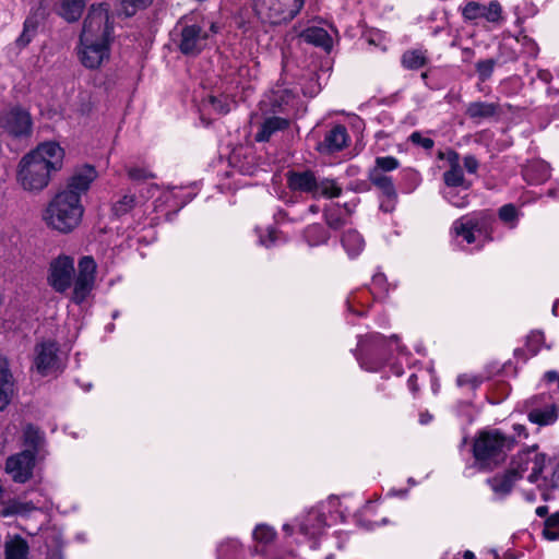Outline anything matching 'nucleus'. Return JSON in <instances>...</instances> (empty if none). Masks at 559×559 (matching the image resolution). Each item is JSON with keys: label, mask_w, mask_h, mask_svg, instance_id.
Listing matches in <instances>:
<instances>
[{"label": "nucleus", "mask_w": 559, "mask_h": 559, "mask_svg": "<svg viewBox=\"0 0 559 559\" xmlns=\"http://www.w3.org/2000/svg\"><path fill=\"white\" fill-rule=\"evenodd\" d=\"M464 168L469 174H475L478 169V160L473 155H466L463 159Z\"/></svg>", "instance_id": "nucleus-45"}, {"label": "nucleus", "mask_w": 559, "mask_h": 559, "mask_svg": "<svg viewBox=\"0 0 559 559\" xmlns=\"http://www.w3.org/2000/svg\"><path fill=\"white\" fill-rule=\"evenodd\" d=\"M544 536L549 540L559 539V528L550 527L545 524V528L543 532Z\"/></svg>", "instance_id": "nucleus-47"}, {"label": "nucleus", "mask_w": 559, "mask_h": 559, "mask_svg": "<svg viewBox=\"0 0 559 559\" xmlns=\"http://www.w3.org/2000/svg\"><path fill=\"white\" fill-rule=\"evenodd\" d=\"M287 183L294 191L311 193L317 198L318 180L312 171H289L287 175Z\"/></svg>", "instance_id": "nucleus-16"}, {"label": "nucleus", "mask_w": 559, "mask_h": 559, "mask_svg": "<svg viewBox=\"0 0 559 559\" xmlns=\"http://www.w3.org/2000/svg\"><path fill=\"white\" fill-rule=\"evenodd\" d=\"M499 106L495 103L473 102L466 108V115L471 119H487L498 112Z\"/></svg>", "instance_id": "nucleus-24"}, {"label": "nucleus", "mask_w": 559, "mask_h": 559, "mask_svg": "<svg viewBox=\"0 0 559 559\" xmlns=\"http://www.w3.org/2000/svg\"><path fill=\"white\" fill-rule=\"evenodd\" d=\"M348 142V133L344 126H334L324 136V140L319 142L317 150L322 154H333L342 151Z\"/></svg>", "instance_id": "nucleus-14"}, {"label": "nucleus", "mask_w": 559, "mask_h": 559, "mask_svg": "<svg viewBox=\"0 0 559 559\" xmlns=\"http://www.w3.org/2000/svg\"><path fill=\"white\" fill-rule=\"evenodd\" d=\"M112 25L106 4L92 5L83 23L80 38L110 41Z\"/></svg>", "instance_id": "nucleus-7"}, {"label": "nucleus", "mask_w": 559, "mask_h": 559, "mask_svg": "<svg viewBox=\"0 0 559 559\" xmlns=\"http://www.w3.org/2000/svg\"><path fill=\"white\" fill-rule=\"evenodd\" d=\"M300 37L306 43L320 47L325 51H330L333 46L332 37L322 27H309L300 34Z\"/></svg>", "instance_id": "nucleus-20"}, {"label": "nucleus", "mask_w": 559, "mask_h": 559, "mask_svg": "<svg viewBox=\"0 0 559 559\" xmlns=\"http://www.w3.org/2000/svg\"><path fill=\"white\" fill-rule=\"evenodd\" d=\"M547 94H548L549 96H552V95H554V96H557V95L559 94V90H556V88H552V87H548V90H547Z\"/></svg>", "instance_id": "nucleus-57"}, {"label": "nucleus", "mask_w": 559, "mask_h": 559, "mask_svg": "<svg viewBox=\"0 0 559 559\" xmlns=\"http://www.w3.org/2000/svg\"><path fill=\"white\" fill-rule=\"evenodd\" d=\"M35 367L41 376L58 369V346L55 342H44L35 348Z\"/></svg>", "instance_id": "nucleus-12"}, {"label": "nucleus", "mask_w": 559, "mask_h": 559, "mask_svg": "<svg viewBox=\"0 0 559 559\" xmlns=\"http://www.w3.org/2000/svg\"><path fill=\"white\" fill-rule=\"evenodd\" d=\"M37 456L33 455L32 450H23L22 452L8 457L5 471L12 476L15 483H25L33 475V468Z\"/></svg>", "instance_id": "nucleus-10"}, {"label": "nucleus", "mask_w": 559, "mask_h": 559, "mask_svg": "<svg viewBox=\"0 0 559 559\" xmlns=\"http://www.w3.org/2000/svg\"><path fill=\"white\" fill-rule=\"evenodd\" d=\"M461 13L466 22L484 19L488 23L500 25L504 21L502 7L497 0L490 1L487 5L476 1H468L461 8Z\"/></svg>", "instance_id": "nucleus-9"}, {"label": "nucleus", "mask_w": 559, "mask_h": 559, "mask_svg": "<svg viewBox=\"0 0 559 559\" xmlns=\"http://www.w3.org/2000/svg\"><path fill=\"white\" fill-rule=\"evenodd\" d=\"M110 41L80 38L79 58L87 69H97L110 56Z\"/></svg>", "instance_id": "nucleus-8"}, {"label": "nucleus", "mask_w": 559, "mask_h": 559, "mask_svg": "<svg viewBox=\"0 0 559 559\" xmlns=\"http://www.w3.org/2000/svg\"><path fill=\"white\" fill-rule=\"evenodd\" d=\"M211 31H212L213 33H216V32H217V27H216V25H215L214 23L211 25Z\"/></svg>", "instance_id": "nucleus-62"}, {"label": "nucleus", "mask_w": 559, "mask_h": 559, "mask_svg": "<svg viewBox=\"0 0 559 559\" xmlns=\"http://www.w3.org/2000/svg\"><path fill=\"white\" fill-rule=\"evenodd\" d=\"M516 216L518 211L513 204H506L499 210V217L506 223L515 221Z\"/></svg>", "instance_id": "nucleus-41"}, {"label": "nucleus", "mask_w": 559, "mask_h": 559, "mask_svg": "<svg viewBox=\"0 0 559 559\" xmlns=\"http://www.w3.org/2000/svg\"><path fill=\"white\" fill-rule=\"evenodd\" d=\"M0 128L13 139H28L33 132L32 116L21 106H12L0 112Z\"/></svg>", "instance_id": "nucleus-6"}, {"label": "nucleus", "mask_w": 559, "mask_h": 559, "mask_svg": "<svg viewBox=\"0 0 559 559\" xmlns=\"http://www.w3.org/2000/svg\"><path fill=\"white\" fill-rule=\"evenodd\" d=\"M518 481L519 475L509 468L486 479V484L490 487L496 498L500 500L507 498L513 491Z\"/></svg>", "instance_id": "nucleus-15"}, {"label": "nucleus", "mask_w": 559, "mask_h": 559, "mask_svg": "<svg viewBox=\"0 0 559 559\" xmlns=\"http://www.w3.org/2000/svg\"><path fill=\"white\" fill-rule=\"evenodd\" d=\"M342 245L348 255L354 258L364 250L365 240L357 230L349 229L343 235Z\"/></svg>", "instance_id": "nucleus-25"}, {"label": "nucleus", "mask_w": 559, "mask_h": 559, "mask_svg": "<svg viewBox=\"0 0 559 559\" xmlns=\"http://www.w3.org/2000/svg\"><path fill=\"white\" fill-rule=\"evenodd\" d=\"M546 455L537 452V447L533 445L519 451L511 460L509 469L519 475V480L523 478L525 472L531 468L527 480L531 484H537L545 468Z\"/></svg>", "instance_id": "nucleus-5"}, {"label": "nucleus", "mask_w": 559, "mask_h": 559, "mask_svg": "<svg viewBox=\"0 0 559 559\" xmlns=\"http://www.w3.org/2000/svg\"><path fill=\"white\" fill-rule=\"evenodd\" d=\"M513 429H514V431H515L519 436H521V435H525V436H527V435H526V432H525V430H526V429H525V427H524L523 425H514V426H513Z\"/></svg>", "instance_id": "nucleus-54"}, {"label": "nucleus", "mask_w": 559, "mask_h": 559, "mask_svg": "<svg viewBox=\"0 0 559 559\" xmlns=\"http://www.w3.org/2000/svg\"><path fill=\"white\" fill-rule=\"evenodd\" d=\"M96 178L97 171L95 167L91 165H83L73 171L62 191H71L81 201V195L88 191L92 182Z\"/></svg>", "instance_id": "nucleus-13"}, {"label": "nucleus", "mask_w": 559, "mask_h": 559, "mask_svg": "<svg viewBox=\"0 0 559 559\" xmlns=\"http://www.w3.org/2000/svg\"><path fill=\"white\" fill-rule=\"evenodd\" d=\"M409 140L417 145L423 146L426 150H430L433 147L435 142L430 138L423 136L419 132H413L409 136Z\"/></svg>", "instance_id": "nucleus-43"}, {"label": "nucleus", "mask_w": 559, "mask_h": 559, "mask_svg": "<svg viewBox=\"0 0 559 559\" xmlns=\"http://www.w3.org/2000/svg\"><path fill=\"white\" fill-rule=\"evenodd\" d=\"M512 436L498 429L480 431L473 443V454L479 469L492 471L504 463L508 453L515 447Z\"/></svg>", "instance_id": "nucleus-3"}, {"label": "nucleus", "mask_w": 559, "mask_h": 559, "mask_svg": "<svg viewBox=\"0 0 559 559\" xmlns=\"http://www.w3.org/2000/svg\"><path fill=\"white\" fill-rule=\"evenodd\" d=\"M304 4H305V0H293V7L287 12V14L283 17V20L292 21L293 19H295L299 14L301 9L304 8Z\"/></svg>", "instance_id": "nucleus-44"}, {"label": "nucleus", "mask_w": 559, "mask_h": 559, "mask_svg": "<svg viewBox=\"0 0 559 559\" xmlns=\"http://www.w3.org/2000/svg\"><path fill=\"white\" fill-rule=\"evenodd\" d=\"M207 100L218 115H225L229 111V106L226 102V98L209 96Z\"/></svg>", "instance_id": "nucleus-40"}, {"label": "nucleus", "mask_w": 559, "mask_h": 559, "mask_svg": "<svg viewBox=\"0 0 559 559\" xmlns=\"http://www.w3.org/2000/svg\"><path fill=\"white\" fill-rule=\"evenodd\" d=\"M341 193L342 189L337 186L335 180L328 178L318 180L317 197L337 198Z\"/></svg>", "instance_id": "nucleus-34"}, {"label": "nucleus", "mask_w": 559, "mask_h": 559, "mask_svg": "<svg viewBox=\"0 0 559 559\" xmlns=\"http://www.w3.org/2000/svg\"><path fill=\"white\" fill-rule=\"evenodd\" d=\"M544 335L539 331L531 332L526 337V348L532 356L536 355L543 343Z\"/></svg>", "instance_id": "nucleus-38"}, {"label": "nucleus", "mask_w": 559, "mask_h": 559, "mask_svg": "<svg viewBox=\"0 0 559 559\" xmlns=\"http://www.w3.org/2000/svg\"><path fill=\"white\" fill-rule=\"evenodd\" d=\"M63 150L56 142H45L29 152L19 163L17 181L27 191L45 189L52 171L62 166Z\"/></svg>", "instance_id": "nucleus-2"}, {"label": "nucleus", "mask_w": 559, "mask_h": 559, "mask_svg": "<svg viewBox=\"0 0 559 559\" xmlns=\"http://www.w3.org/2000/svg\"><path fill=\"white\" fill-rule=\"evenodd\" d=\"M206 39L207 34L200 25H185L180 32L178 48L186 56H197L203 50Z\"/></svg>", "instance_id": "nucleus-11"}, {"label": "nucleus", "mask_w": 559, "mask_h": 559, "mask_svg": "<svg viewBox=\"0 0 559 559\" xmlns=\"http://www.w3.org/2000/svg\"><path fill=\"white\" fill-rule=\"evenodd\" d=\"M136 203V197L133 193H126L114 202L111 211L114 215L120 217L128 214Z\"/></svg>", "instance_id": "nucleus-30"}, {"label": "nucleus", "mask_w": 559, "mask_h": 559, "mask_svg": "<svg viewBox=\"0 0 559 559\" xmlns=\"http://www.w3.org/2000/svg\"><path fill=\"white\" fill-rule=\"evenodd\" d=\"M289 121L282 117H269L260 126V130L255 134V141L266 142L271 136L278 132L287 129Z\"/></svg>", "instance_id": "nucleus-18"}, {"label": "nucleus", "mask_w": 559, "mask_h": 559, "mask_svg": "<svg viewBox=\"0 0 559 559\" xmlns=\"http://www.w3.org/2000/svg\"><path fill=\"white\" fill-rule=\"evenodd\" d=\"M96 262L85 255L80 259L78 274L74 277V261L71 257L61 254L55 258L48 269L47 282L57 293H66L73 284L71 299L74 304H82L94 288L96 278Z\"/></svg>", "instance_id": "nucleus-1"}, {"label": "nucleus", "mask_w": 559, "mask_h": 559, "mask_svg": "<svg viewBox=\"0 0 559 559\" xmlns=\"http://www.w3.org/2000/svg\"><path fill=\"white\" fill-rule=\"evenodd\" d=\"M538 488L543 490V499L549 500V490L559 489V462L551 466V474L543 477V484H538Z\"/></svg>", "instance_id": "nucleus-29"}, {"label": "nucleus", "mask_w": 559, "mask_h": 559, "mask_svg": "<svg viewBox=\"0 0 559 559\" xmlns=\"http://www.w3.org/2000/svg\"><path fill=\"white\" fill-rule=\"evenodd\" d=\"M24 450H32L33 455L38 456L45 444L44 433L35 426L27 425L23 431Z\"/></svg>", "instance_id": "nucleus-22"}, {"label": "nucleus", "mask_w": 559, "mask_h": 559, "mask_svg": "<svg viewBox=\"0 0 559 559\" xmlns=\"http://www.w3.org/2000/svg\"><path fill=\"white\" fill-rule=\"evenodd\" d=\"M537 78H538L540 81H543V82H545V83L549 84V83L551 82V80H552V74L550 73V71H549V70H539V71L537 72Z\"/></svg>", "instance_id": "nucleus-51"}, {"label": "nucleus", "mask_w": 559, "mask_h": 559, "mask_svg": "<svg viewBox=\"0 0 559 559\" xmlns=\"http://www.w3.org/2000/svg\"><path fill=\"white\" fill-rule=\"evenodd\" d=\"M309 211L312 212V213H318L319 212V207L317 205H311L309 207Z\"/></svg>", "instance_id": "nucleus-61"}, {"label": "nucleus", "mask_w": 559, "mask_h": 559, "mask_svg": "<svg viewBox=\"0 0 559 559\" xmlns=\"http://www.w3.org/2000/svg\"><path fill=\"white\" fill-rule=\"evenodd\" d=\"M452 230L456 236L463 237L467 243H473L474 231L480 230L479 221L474 216H463L453 223Z\"/></svg>", "instance_id": "nucleus-19"}, {"label": "nucleus", "mask_w": 559, "mask_h": 559, "mask_svg": "<svg viewBox=\"0 0 559 559\" xmlns=\"http://www.w3.org/2000/svg\"><path fill=\"white\" fill-rule=\"evenodd\" d=\"M524 497L525 499L528 501V502H534L536 500V496L534 492L530 491V492H525L524 493Z\"/></svg>", "instance_id": "nucleus-55"}, {"label": "nucleus", "mask_w": 559, "mask_h": 559, "mask_svg": "<svg viewBox=\"0 0 559 559\" xmlns=\"http://www.w3.org/2000/svg\"><path fill=\"white\" fill-rule=\"evenodd\" d=\"M316 518L318 520V526L321 527L323 525V519L322 515L316 514Z\"/></svg>", "instance_id": "nucleus-60"}, {"label": "nucleus", "mask_w": 559, "mask_h": 559, "mask_svg": "<svg viewBox=\"0 0 559 559\" xmlns=\"http://www.w3.org/2000/svg\"><path fill=\"white\" fill-rule=\"evenodd\" d=\"M323 217L326 225L334 230L342 228L346 222L341 214L338 204L326 207L323 212Z\"/></svg>", "instance_id": "nucleus-33"}, {"label": "nucleus", "mask_w": 559, "mask_h": 559, "mask_svg": "<svg viewBox=\"0 0 559 559\" xmlns=\"http://www.w3.org/2000/svg\"><path fill=\"white\" fill-rule=\"evenodd\" d=\"M325 559H334L333 555H329Z\"/></svg>", "instance_id": "nucleus-64"}, {"label": "nucleus", "mask_w": 559, "mask_h": 559, "mask_svg": "<svg viewBox=\"0 0 559 559\" xmlns=\"http://www.w3.org/2000/svg\"><path fill=\"white\" fill-rule=\"evenodd\" d=\"M447 198L451 204L456 207H464L468 204L467 195L460 197L454 193H449Z\"/></svg>", "instance_id": "nucleus-46"}, {"label": "nucleus", "mask_w": 559, "mask_h": 559, "mask_svg": "<svg viewBox=\"0 0 559 559\" xmlns=\"http://www.w3.org/2000/svg\"><path fill=\"white\" fill-rule=\"evenodd\" d=\"M475 556L472 551L469 550H466L465 554H464V559H474Z\"/></svg>", "instance_id": "nucleus-58"}, {"label": "nucleus", "mask_w": 559, "mask_h": 559, "mask_svg": "<svg viewBox=\"0 0 559 559\" xmlns=\"http://www.w3.org/2000/svg\"><path fill=\"white\" fill-rule=\"evenodd\" d=\"M29 546L20 535H15L4 543V559H28Z\"/></svg>", "instance_id": "nucleus-21"}, {"label": "nucleus", "mask_w": 559, "mask_h": 559, "mask_svg": "<svg viewBox=\"0 0 559 559\" xmlns=\"http://www.w3.org/2000/svg\"><path fill=\"white\" fill-rule=\"evenodd\" d=\"M284 530H285L286 532H290V526H289V525H287V524H285V525H284Z\"/></svg>", "instance_id": "nucleus-63"}, {"label": "nucleus", "mask_w": 559, "mask_h": 559, "mask_svg": "<svg viewBox=\"0 0 559 559\" xmlns=\"http://www.w3.org/2000/svg\"><path fill=\"white\" fill-rule=\"evenodd\" d=\"M535 512L539 518H545L548 514V507L540 506L536 509Z\"/></svg>", "instance_id": "nucleus-52"}, {"label": "nucleus", "mask_w": 559, "mask_h": 559, "mask_svg": "<svg viewBox=\"0 0 559 559\" xmlns=\"http://www.w3.org/2000/svg\"><path fill=\"white\" fill-rule=\"evenodd\" d=\"M443 180L448 187H469V185H465V178L461 167H450V169L443 174Z\"/></svg>", "instance_id": "nucleus-35"}, {"label": "nucleus", "mask_w": 559, "mask_h": 559, "mask_svg": "<svg viewBox=\"0 0 559 559\" xmlns=\"http://www.w3.org/2000/svg\"><path fill=\"white\" fill-rule=\"evenodd\" d=\"M275 536V532L267 525H258L253 531V537L261 543H270Z\"/></svg>", "instance_id": "nucleus-39"}, {"label": "nucleus", "mask_w": 559, "mask_h": 559, "mask_svg": "<svg viewBox=\"0 0 559 559\" xmlns=\"http://www.w3.org/2000/svg\"><path fill=\"white\" fill-rule=\"evenodd\" d=\"M304 237L309 246H320L328 242L330 239L329 231L321 224H311L305 231Z\"/></svg>", "instance_id": "nucleus-27"}, {"label": "nucleus", "mask_w": 559, "mask_h": 559, "mask_svg": "<svg viewBox=\"0 0 559 559\" xmlns=\"http://www.w3.org/2000/svg\"><path fill=\"white\" fill-rule=\"evenodd\" d=\"M128 176L132 180H146L148 178H154V175L147 169L139 167H130L128 169Z\"/></svg>", "instance_id": "nucleus-42"}, {"label": "nucleus", "mask_w": 559, "mask_h": 559, "mask_svg": "<svg viewBox=\"0 0 559 559\" xmlns=\"http://www.w3.org/2000/svg\"><path fill=\"white\" fill-rule=\"evenodd\" d=\"M13 386L7 359L0 355V411H3L11 402L14 392Z\"/></svg>", "instance_id": "nucleus-17"}, {"label": "nucleus", "mask_w": 559, "mask_h": 559, "mask_svg": "<svg viewBox=\"0 0 559 559\" xmlns=\"http://www.w3.org/2000/svg\"><path fill=\"white\" fill-rule=\"evenodd\" d=\"M83 214L84 206L79 198L71 191H60L48 203L44 221L50 228L68 234L80 225Z\"/></svg>", "instance_id": "nucleus-4"}, {"label": "nucleus", "mask_w": 559, "mask_h": 559, "mask_svg": "<svg viewBox=\"0 0 559 559\" xmlns=\"http://www.w3.org/2000/svg\"><path fill=\"white\" fill-rule=\"evenodd\" d=\"M399 166L400 162L397 158L393 156H379L374 159V166L370 169L385 174L395 170Z\"/></svg>", "instance_id": "nucleus-36"}, {"label": "nucleus", "mask_w": 559, "mask_h": 559, "mask_svg": "<svg viewBox=\"0 0 559 559\" xmlns=\"http://www.w3.org/2000/svg\"><path fill=\"white\" fill-rule=\"evenodd\" d=\"M369 181L388 198H395L396 190L393 183V180L390 176L379 173L378 170L368 171Z\"/></svg>", "instance_id": "nucleus-23"}, {"label": "nucleus", "mask_w": 559, "mask_h": 559, "mask_svg": "<svg viewBox=\"0 0 559 559\" xmlns=\"http://www.w3.org/2000/svg\"><path fill=\"white\" fill-rule=\"evenodd\" d=\"M84 7L85 0H61L60 14L68 22H74L80 19Z\"/></svg>", "instance_id": "nucleus-28"}, {"label": "nucleus", "mask_w": 559, "mask_h": 559, "mask_svg": "<svg viewBox=\"0 0 559 559\" xmlns=\"http://www.w3.org/2000/svg\"><path fill=\"white\" fill-rule=\"evenodd\" d=\"M428 61L427 51L423 49L406 50L401 58L402 66L407 70H418Z\"/></svg>", "instance_id": "nucleus-26"}, {"label": "nucleus", "mask_w": 559, "mask_h": 559, "mask_svg": "<svg viewBox=\"0 0 559 559\" xmlns=\"http://www.w3.org/2000/svg\"><path fill=\"white\" fill-rule=\"evenodd\" d=\"M17 511H19L17 507L13 506L11 511H3L2 514L3 515H9L10 513H14V512H17Z\"/></svg>", "instance_id": "nucleus-59"}, {"label": "nucleus", "mask_w": 559, "mask_h": 559, "mask_svg": "<svg viewBox=\"0 0 559 559\" xmlns=\"http://www.w3.org/2000/svg\"><path fill=\"white\" fill-rule=\"evenodd\" d=\"M38 26L37 13L34 16H28L24 22V28L20 37L16 39V45L19 47L27 46L33 36L36 34Z\"/></svg>", "instance_id": "nucleus-31"}, {"label": "nucleus", "mask_w": 559, "mask_h": 559, "mask_svg": "<svg viewBox=\"0 0 559 559\" xmlns=\"http://www.w3.org/2000/svg\"><path fill=\"white\" fill-rule=\"evenodd\" d=\"M447 159L450 164V167H461L460 166V156L455 151H449L447 153Z\"/></svg>", "instance_id": "nucleus-48"}, {"label": "nucleus", "mask_w": 559, "mask_h": 559, "mask_svg": "<svg viewBox=\"0 0 559 559\" xmlns=\"http://www.w3.org/2000/svg\"><path fill=\"white\" fill-rule=\"evenodd\" d=\"M133 5L145 8L147 7L152 0H130Z\"/></svg>", "instance_id": "nucleus-53"}, {"label": "nucleus", "mask_w": 559, "mask_h": 559, "mask_svg": "<svg viewBox=\"0 0 559 559\" xmlns=\"http://www.w3.org/2000/svg\"><path fill=\"white\" fill-rule=\"evenodd\" d=\"M496 63L497 62H496L495 59L479 60L476 63V71L478 73V76H479L480 81L484 82V81L488 80L491 76Z\"/></svg>", "instance_id": "nucleus-37"}, {"label": "nucleus", "mask_w": 559, "mask_h": 559, "mask_svg": "<svg viewBox=\"0 0 559 559\" xmlns=\"http://www.w3.org/2000/svg\"><path fill=\"white\" fill-rule=\"evenodd\" d=\"M545 524L550 527L559 528V511L550 515L546 521Z\"/></svg>", "instance_id": "nucleus-50"}, {"label": "nucleus", "mask_w": 559, "mask_h": 559, "mask_svg": "<svg viewBox=\"0 0 559 559\" xmlns=\"http://www.w3.org/2000/svg\"><path fill=\"white\" fill-rule=\"evenodd\" d=\"M528 419L540 426L550 425L556 421L557 412L555 408L533 409L528 413Z\"/></svg>", "instance_id": "nucleus-32"}, {"label": "nucleus", "mask_w": 559, "mask_h": 559, "mask_svg": "<svg viewBox=\"0 0 559 559\" xmlns=\"http://www.w3.org/2000/svg\"><path fill=\"white\" fill-rule=\"evenodd\" d=\"M300 530H301V532H304L305 534L313 533V532L311 531V528H310L307 524H301V525H300Z\"/></svg>", "instance_id": "nucleus-56"}, {"label": "nucleus", "mask_w": 559, "mask_h": 559, "mask_svg": "<svg viewBox=\"0 0 559 559\" xmlns=\"http://www.w3.org/2000/svg\"><path fill=\"white\" fill-rule=\"evenodd\" d=\"M544 379L549 382V383H552V382H557L558 384V390H559V373L557 371H554V370H550V371H547L545 374H544Z\"/></svg>", "instance_id": "nucleus-49"}]
</instances>
